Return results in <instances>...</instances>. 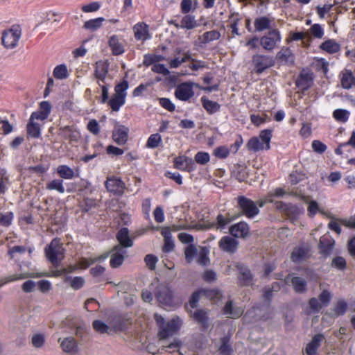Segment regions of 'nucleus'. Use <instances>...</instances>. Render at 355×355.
<instances>
[{
    "mask_svg": "<svg viewBox=\"0 0 355 355\" xmlns=\"http://www.w3.org/2000/svg\"><path fill=\"white\" fill-rule=\"evenodd\" d=\"M243 313V309L234 306L232 301H228L223 309V313L229 318H239Z\"/></svg>",
    "mask_w": 355,
    "mask_h": 355,
    "instance_id": "obj_28",
    "label": "nucleus"
},
{
    "mask_svg": "<svg viewBox=\"0 0 355 355\" xmlns=\"http://www.w3.org/2000/svg\"><path fill=\"white\" fill-rule=\"evenodd\" d=\"M275 64L272 56L262 54H255L252 58L253 70L257 74H261Z\"/></svg>",
    "mask_w": 355,
    "mask_h": 355,
    "instance_id": "obj_6",
    "label": "nucleus"
},
{
    "mask_svg": "<svg viewBox=\"0 0 355 355\" xmlns=\"http://www.w3.org/2000/svg\"><path fill=\"white\" fill-rule=\"evenodd\" d=\"M254 26L256 31L261 32L270 28L271 20L266 16L259 17L254 19Z\"/></svg>",
    "mask_w": 355,
    "mask_h": 355,
    "instance_id": "obj_33",
    "label": "nucleus"
},
{
    "mask_svg": "<svg viewBox=\"0 0 355 355\" xmlns=\"http://www.w3.org/2000/svg\"><path fill=\"white\" fill-rule=\"evenodd\" d=\"M65 250L62 243L58 239L51 241L45 248V254L47 259L54 265L59 264L64 257Z\"/></svg>",
    "mask_w": 355,
    "mask_h": 355,
    "instance_id": "obj_3",
    "label": "nucleus"
},
{
    "mask_svg": "<svg viewBox=\"0 0 355 355\" xmlns=\"http://www.w3.org/2000/svg\"><path fill=\"white\" fill-rule=\"evenodd\" d=\"M311 146L313 151L319 154H322L327 148V146L320 140H313Z\"/></svg>",
    "mask_w": 355,
    "mask_h": 355,
    "instance_id": "obj_61",
    "label": "nucleus"
},
{
    "mask_svg": "<svg viewBox=\"0 0 355 355\" xmlns=\"http://www.w3.org/2000/svg\"><path fill=\"white\" fill-rule=\"evenodd\" d=\"M319 48L329 54H334L340 51V45L335 40L328 39L322 42Z\"/></svg>",
    "mask_w": 355,
    "mask_h": 355,
    "instance_id": "obj_26",
    "label": "nucleus"
},
{
    "mask_svg": "<svg viewBox=\"0 0 355 355\" xmlns=\"http://www.w3.org/2000/svg\"><path fill=\"white\" fill-rule=\"evenodd\" d=\"M46 189L50 191L56 190L60 193H63L65 191L62 179H55L50 181L46 184Z\"/></svg>",
    "mask_w": 355,
    "mask_h": 355,
    "instance_id": "obj_42",
    "label": "nucleus"
},
{
    "mask_svg": "<svg viewBox=\"0 0 355 355\" xmlns=\"http://www.w3.org/2000/svg\"><path fill=\"white\" fill-rule=\"evenodd\" d=\"M173 162L174 168L182 171L191 173L196 169L193 159L184 155L175 157Z\"/></svg>",
    "mask_w": 355,
    "mask_h": 355,
    "instance_id": "obj_12",
    "label": "nucleus"
},
{
    "mask_svg": "<svg viewBox=\"0 0 355 355\" xmlns=\"http://www.w3.org/2000/svg\"><path fill=\"white\" fill-rule=\"evenodd\" d=\"M161 234L164 239V244L162 247L164 252H170L174 250L175 243L172 239L171 230L168 227H164L161 230Z\"/></svg>",
    "mask_w": 355,
    "mask_h": 355,
    "instance_id": "obj_24",
    "label": "nucleus"
},
{
    "mask_svg": "<svg viewBox=\"0 0 355 355\" xmlns=\"http://www.w3.org/2000/svg\"><path fill=\"white\" fill-rule=\"evenodd\" d=\"M157 261V257L153 254H147L144 259L146 266L151 270L155 269Z\"/></svg>",
    "mask_w": 355,
    "mask_h": 355,
    "instance_id": "obj_62",
    "label": "nucleus"
},
{
    "mask_svg": "<svg viewBox=\"0 0 355 355\" xmlns=\"http://www.w3.org/2000/svg\"><path fill=\"white\" fill-rule=\"evenodd\" d=\"M159 105L168 112H174L175 110V104L168 98H159Z\"/></svg>",
    "mask_w": 355,
    "mask_h": 355,
    "instance_id": "obj_59",
    "label": "nucleus"
},
{
    "mask_svg": "<svg viewBox=\"0 0 355 355\" xmlns=\"http://www.w3.org/2000/svg\"><path fill=\"white\" fill-rule=\"evenodd\" d=\"M281 40L282 36L279 31L273 28L260 38V44L265 50L272 51L277 46Z\"/></svg>",
    "mask_w": 355,
    "mask_h": 355,
    "instance_id": "obj_8",
    "label": "nucleus"
},
{
    "mask_svg": "<svg viewBox=\"0 0 355 355\" xmlns=\"http://www.w3.org/2000/svg\"><path fill=\"white\" fill-rule=\"evenodd\" d=\"M339 77L343 89H349L355 85V76L351 70L344 69L340 72Z\"/></svg>",
    "mask_w": 355,
    "mask_h": 355,
    "instance_id": "obj_21",
    "label": "nucleus"
},
{
    "mask_svg": "<svg viewBox=\"0 0 355 355\" xmlns=\"http://www.w3.org/2000/svg\"><path fill=\"white\" fill-rule=\"evenodd\" d=\"M45 343V336L42 334H35L31 337V344L36 348H41Z\"/></svg>",
    "mask_w": 355,
    "mask_h": 355,
    "instance_id": "obj_56",
    "label": "nucleus"
},
{
    "mask_svg": "<svg viewBox=\"0 0 355 355\" xmlns=\"http://www.w3.org/2000/svg\"><path fill=\"white\" fill-rule=\"evenodd\" d=\"M155 319L157 325L159 327V336L160 339H166L173 336L181 327L182 320L176 317L165 323L162 316L158 314L155 315Z\"/></svg>",
    "mask_w": 355,
    "mask_h": 355,
    "instance_id": "obj_2",
    "label": "nucleus"
},
{
    "mask_svg": "<svg viewBox=\"0 0 355 355\" xmlns=\"http://www.w3.org/2000/svg\"><path fill=\"white\" fill-rule=\"evenodd\" d=\"M194 83L184 82L179 84L175 89V97L181 101H189L195 94L193 91Z\"/></svg>",
    "mask_w": 355,
    "mask_h": 355,
    "instance_id": "obj_10",
    "label": "nucleus"
},
{
    "mask_svg": "<svg viewBox=\"0 0 355 355\" xmlns=\"http://www.w3.org/2000/svg\"><path fill=\"white\" fill-rule=\"evenodd\" d=\"M125 98L113 95L110 99L106 102L113 112H118L120 108L125 103Z\"/></svg>",
    "mask_w": 355,
    "mask_h": 355,
    "instance_id": "obj_35",
    "label": "nucleus"
},
{
    "mask_svg": "<svg viewBox=\"0 0 355 355\" xmlns=\"http://www.w3.org/2000/svg\"><path fill=\"white\" fill-rule=\"evenodd\" d=\"M26 252V248L24 246H14L9 249L8 254L10 256V259L17 258V254H24Z\"/></svg>",
    "mask_w": 355,
    "mask_h": 355,
    "instance_id": "obj_64",
    "label": "nucleus"
},
{
    "mask_svg": "<svg viewBox=\"0 0 355 355\" xmlns=\"http://www.w3.org/2000/svg\"><path fill=\"white\" fill-rule=\"evenodd\" d=\"M87 129L94 135H98L101 130L100 125L96 119L89 120L87 125Z\"/></svg>",
    "mask_w": 355,
    "mask_h": 355,
    "instance_id": "obj_60",
    "label": "nucleus"
},
{
    "mask_svg": "<svg viewBox=\"0 0 355 355\" xmlns=\"http://www.w3.org/2000/svg\"><path fill=\"white\" fill-rule=\"evenodd\" d=\"M190 313L191 317L198 321L199 323L202 324L204 327H207L208 324V318L207 313L204 310H196L193 312L190 310Z\"/></svg>",
    "mask_w": 355,
    "mask_h": 355,
    "instance_id": "obj_39",
    "label": "nucleus"
},
{
    "mask_svg": "<svg viewBox=\"0 0 355 355\" xmlns=\"http://www.w3.org/2000/svg\"><path fill=\"white\" fill-rule=\"evenodd\" d=\"M230 234L238 238H244L248 235L250 230L247 223H235L230 227Z\"/></svg>",
    "mask_w": 355,
    "mask_h": 355,
    "instance_id": "obj_25",
    "label": "nucleus"
},
{
    "mask_svg": "<svg viewBox=\"0 0 355 355\" xmlns=\"http://www.w3.org/2000/svg\"><path fill=\"white\" fill-rule=\"evenodd\" d=\"M98 85L101 89V99L100 103H105L109 99V89L110 85L107 83V81H103V83L100 82V84H98Z\"/></svg>",
    "mask_w": 355,
    "mask_h": 355,
    "instance_id": "obj_54",
    "label": "nucleus"
},
{
    "mask_svg": "<svg viewBox=\"0 0 355 355\" xmlns=\"http://www.w3.org/2000/svg\"><path fill=\"white\" fill-rule=\"evenodd\" d=\"M347 305L343 301H340L336 303L334 308V314L336 316L343 315L345 313Z\"/></svg>",
    "mask_w": 355,
    "mask_h": 355,
    "instance_id": "obj_63",
    "label": "nucleus"
},
{
    "mask_svg": "<svg viewBox=\"0 0 355 355\" xmlns=\"http://www.w3.org/2000/svg\"><path fill=\"white\" fill-rule=\"evenodd\" d=\"M93 328L100 334H110L111 329L108 325L101 320H94L93 322Z\"/></svg>",
    "mask_w": 355,
    "mask_h": 355,
    "instance_id": "obj_53",
    "label": "nucleus"
},
{
    "mask_svg": "<svg viewBox=\"0 0 355 355\" xmlns=\"http://www.w3.org/2000/svg\"><path fill=\"white\" fill-rule=\"evenodd\" d=\"M237 204L241 214L248 218H253L259 213V207L252 200L240 196L237 198Z\"/></svg>",
    "mask_w": 355,
    "mask_h": 355,
    "instance_id": "obj_7",
    "label": "nucleus"
},
{
    "mask_svg": "<svg viewBox=\"0 0 355 355\" xmlns=\"http://www.w3.org/2000/svg\"><path fill=\"white\" fill-rule=\"evenodd\" d=\"M163 60V57L161 55L157 54H145L143 60V64L146 67L153 65L157 62Z\"/></svg>",
    "mask_w": 355,
    "mask_h": 355,
    "instance_id": "obj_49",
    "label": "nucleus"
},
{
    "mask_svg": "<svg viewBox=\"0 0 355 355\" xmlns=\"http://www.w3.org/2000/svg\"><path fill=\"white\" fill-rule=\"evenodd\" d=\"M324 339L322 334L315 335L311 341L306 345V353L307 355H316L317 349Z\"/></svg>",
    "mask_w": 355,
    "mask_h": 355,
    "instance_id": "obj_29",
    "label": "nucleus"
},
{
    "mask_svg": "<svg viewBox=\"0 0 355 355\" xmlns=\"http://www.w3.org/2000/svg\"><path fill=\"white\" fill-rule=\"evenodd\" d=\"M53 77L58 80H64L69 77V71L66 64L57 65L53 71Z\"/></svg>",
    "mask_w": 355,
    "mask_h": 355,
    "instance_id": "obj_37",
    "label": "nucleus"
},
{
    "mask_svg": "<svg viewBox=\"0 0 355 355\" xmlns=\"http://www.w3.org/2000/svg\"><path fill=\"white\" fill-rule=\"evenodd\" d=\"M105 20L103 17H98L92 19L85 22L83 27L85 29L91 30L92 31H96L102 26L103 21Z\"/></svg>",
    "mask_w": 355,
    "mask_h": 355,
    "instance_id": "obj_44",
    "label": "nucleus"
},
{
    "mask_svg": "<svg viewBox=\"0 0 355 355\" xmlns=\"http://www.w3.org/2000/svg\"><path fill=\"white\" fill-rule=\"evenodd\" d=\"M272 137V131L269 129H265L260 132L259 136L251 137L246 147L248 150L254 153L263 150H268L270 148V141Z\"/></svg>",
    "mask_w": 355,
    "mask_h": 355,
    "instance_id": "obj_1",
    "label": "nucleus"
},
{
    "mask_svg": "<svg viewBox=\"0 0 355 355\" xmlns=\"http://www.w3.org/2000/svg\"><path fill=\"white\" fill-rule=\"evenodd\" d=\"M170 24L177 28H180L187 30H191L199 26V24L197 20H196L195 16L189 14H185V15L182 17L180 24L173 20L171 21Z\"/></svg>",
    "mask_w": 355,
    "mask_h": 355,
    "instance_id": "obj_14",
    "label": "nucleus"
},
{
    "mask_svg": "<svg viewBox=\"0 0 355 355\" xmlns=\"http://www.w3.org/2000/svg\"><path fill=\"white\" fill-rule=\"evenodd\" d=\"M21 35L20 28L13 26L10 28L3 31L1 36V43L6 49H12L17 46Z\"/></svg>",
    "mask_w": 355,
    "mask_h": 355,
    "instance_id": "obj_4",
    "label": "nucleus"
},
{
    "mask_svg": "<svg viewBox=\"0 0 355 355\" xmlns=\"http://www.w3.org/2000/svg\"><path fill=\"white\" fill-rule=\"evenodd\" d=\"M276 58L280 62L293 64L295 56L289 47L283 46L277 53Z\"/></svg>",
    "mask_w": 355,
    "mask_h": 355,
    "instance_id": "obj_23",
    "label": "nucleus"
},
{
    "mask_svg": "<svg viewBox=\"0 0 355 355\" xmlns=\"http://www.w3.org/2000/svg\"><path fill=\"white\" fill-rule=\"evenodd\" d=\"M26 132L29 137L38 139L41 137V127L39 123L29 120L26 125Z\"/></svg>",
    "mask_w": 355,
    "mask_h": 355,
    "instance_id": "obj_31",
    "label": "nucleus"
},
{
    "mask_svg": "<svg viewBox=\"0 0 355 355\" xmlns=\"http://www.w3.org/2000/svg\"><path fill=\"white\" fill-rule=\"evenodd\" d=\"M310 81L308 74L301 73L296 80V86L302 90H306L310 87Z\"/></svg>",
    "mask_w": 355,
    "mask_h": 355,
    "instance_id": "obj_47",
    "label": "nucleus"
},
{
    "mask_svg": "<svg viewBox=\"0 0 355 355\" xmlns=\"http://www.w3.org/2000/svg\"><path fill=\"white\" fill-rule=\"evenodd\" d=\"M127 251L119 246H115L111 252L110 263L112 268H116L122 265Z\"/></svg>",
    "mask_w": 355,
    "mask_h": 355,
    "instance_id": "obj_15",
    "label": "nucleus"
},
{
    "mask_svg": "<svg viewBox=\"0 0 355 355\" xmlns=\"http://www.w3.org/2000/svg\"><path fill=\"white\" fill-rule=\"evenodd\" d=\"M211 226L212 225L209 223H196L194 225H188L187 223H184L182 225H173V230H179L181 229L205 230L210 229Z\"/></svg>",
    "mask_w": 355,
    "mask_h": 355,
    "instance_id": "obj_34",
    "label": "nucleus"
},
{
    "mask_svg": "<svg viewBox=\"0 0 355 355\" xmlns=\"http://www.w3.org/2000/svg\"><path fill=\"white\" fill-rule=\"evenodd\" d=\"M210 160L209 154L207 152L199 151L198 152L194 157V162L198 163L201 165H205L207 164Z\"/></svg>",
    "mask_w": 355,
    "mask_h": 355,
    "instance_id": "obj_55",
    "label": "nucleus"
},
{
    "mask_svg": "<svg viewBox=\"0 0 355 355\" xmlns=\"http://www.w3.org/2000/svg\"><path fill=\"white\" fill-rule=\"evenodd\" d=\"M333 117L338 122L345 123L348 121L350 112L344 109H336L333 112Z\"/></svg>",
    "mask_w": 355,
    "mask_h": 355,
    "instance_id": "obj_41",
    "label": "nucleus"
},
{
    "mask_svg": "<svg viewBox=\"0 0 355 355\" xmlns=\"http://www.w3.org/2000/svg\"><path fill=\"white\" fill-rule=\"evenodd\" d=\"M229 21L230 22V27L232 29V34L233 36L239 35L238 26L241 21L239 14L237 12H233L229 16Z\"/></svg>",
    "mask_w": 355,
    "mask_h": 355,
    "instance_id": "obj_40",
    "label": "nucleus"
},
{
    "mask_svg": "<svg viewBox=\"0 0 355 355\" xmlns=\"http://www.w3.org/2000/svg\"><path fill=\"white\" fill-rule=\"evenodd\" d=\"M116 238L120 245L123 248H130L133 245L132 239L130 238L127 228L120 230L117 233Z\"/></svg>",
    "mask_w": 355,
    "mask_h": 355,
    "instance_id": "obj_30",
    "label": "nucleus"
},
{
    "mask_svg": "<svg viewBox=\"0 0 355 355\" xmlns=\"http://www.w3.org/2000/svg\"><path fill=\"white\" fill-rule=\"evenodd\" d=\"M62 350L67 354L73 355L78 353V347L76 340L73 337H67L61 340L59 338Z\"/></svg>",
    "mask_w": 355,
    "mask_h": 355,
    "instance_id": "obj_17",
    "label": "nucleus"
},
{
    "mask_svg": "<svg viewBox=\"0 0 355 355\" xmlns=\"http://www.w3.org/2000/svg\"><path fill=\"white\" fill-rule=\"evenodd\" d=\"M95 261H96V259H82L78 262V266H70L69 268L64 269V272H66V273L71 272L77 268L85 269V268H88L92 263H93Z\"/></svg>",
    "mask_w": 355,
    "mask_h": 355,
    "instance_id": "obj_48",
    "label": "nucleus"
},
{
    "mask_svg": "<svg viewBox=\"0 0 355 355\" xmlns=\"http://www.w3.org/2000/svg\"><path fill=\"white\" fill-rule=\"evenodd\" d=\"M302 213V211L299 207L289 204L287 211L285 212V214L291 220H296Z\"/></svg>",
    "mask_w": 355,
    "mask_h": 355,
    "instance_id": "obj_51",
    "label": "nucleus"
},
{
    "mask_svg": "<svg viewBox=\"0 0 355 355\" xmlns=\"http://www.w3.org/2000/svg\"><path fill=\"white\" fill-rule=\"evenodd\" d=\"M308 34L315 39H322L324 37V31L320 24H314L309 29Z\"/></svg>",
    "mask_w": 355,
    "mask_h": 355,
    "instance_id": "obj_45",
    "label": "nucleus"
},
{
    "mask_svg": "<svg viewBox=\"0 0 355 355\" xmlns=\"http://www.w3.org/2000/svg\"><path fill=\"white\" fill-rule=\"evenodd\" d=\"M162 144V137L159 133L152 134L148 138L146 146L148 148H156Z\"/></svg>",
    "mask_w": 355,
    "mask_h": 355,
    "instance_id": "obj_43",
    "label": "nucleus"
},
{
    "mask_svg": "<svg viewBox=\"0 0 355 355\" xmlns=\"http://www.w3.org/2000/svg\"><path fill=\"white\" fill-rule=\"evenodd\" d=\"M220 37V33L216 30L207 31L202 35V43L207 44L211 41L217 40Z\"/></svg>",
    "mask_w": 355,
    "mask_h": 355,
    "instance_id": "obj_50",
    "label": "nucleus"
},
{
    "mask_svg": "<svg viewBox=\"0 0 355 355\" xmlns=\"http://www.w3.org/2000/svg\"><path fill=\"white\" fill-rule=\"evenodd\" d=\"M200 101L203 108L209 114H214L220 110L221 105L218 103L209 100L205 96H202Z\"/></svg>",
    "mask_w": 355,
    "mask_h": 355,
    "instance_id": "obj_27",
    "label": "nucleus"
},
{
    "mask_svg": "<svg viewBox=\"0 0 355 355\" xmlns=\"http://www.w3.org/2000/svg\"><path fill=\"white\" fill-rule=\"evenodd\" d=\"M309 255L308 248L299 247L294 249L291 254V259L294 262H300Z\"/></svg>",
    "mask_w": 355,
    "mask_h": 355,
    "instance_id": "obj_36",
    "label": "nucleus"
},
{
    "mask_svg": "<svg viewBox=\"0 0 355 355\" xmlns=\"http://www.w3.org/2000/svg\"><path fill=\"white\" fill-rule=\"evenodd\" d=\"M334 245V241L329 236H323L320 239V252L324 257L331 254Z\"/></svg>",
    "mask_w": 355,
    "mask_h": 355,
    "instance_id": "obj_22",
    "label": "nucleus"
},
{
    "mask_svg": "<svg viewBox=\"0 0 355 355\" xmlns=\"http://www.w3.org/2000/svg\"><path fill=\"white\" fill-rule=\"evenodd\" d=\"M307 211L308 215L310 217H313L318 212H320L324 215H327V214L324 211L320 209L318 202L315 200H311L309 202Z\"/></svg>",
    "mask_w": 355,
    "mask_h": 355,
    "instance_id": "obj_57",
    "label": "nucleus"
},
{
    "mask_svg": "<svg viewBox=\"0 0 355 355\" xmlns=\"http://www.w3.org/2000/svg\"><path fill=\"white\" fill-rule=\"evenodd\" d=\"M28 277H30V275L27 274H14L12 275L4 277L0 279V288L10 282L20 279H24Z\"/></svg>",
    "mask_w": 355,
    "mask_h": 355,
    "instance_id": "obj_46",
    "label": "nucleus"
},
{
    "mask_svg": "<svg viewBox=\"0 0 355 355\" xmlns=\"http://www.w3.org/2000/svg\"><path fill=\"white\" fill-rule=\"evenodd\" d=\"M285 280L287 284L291 283L294 291L297 293H304L307 289L306 282L303 278L293 277L292 275H289L286 277Z\"/></svg>",
    "mask_w": 355,
    "mask_h": 355,
    "instance_id": "obj_19",
    "label": "nucleus"
},
{
    "mask_svg": "<svg viewBox=\"0 0 355 355\" xmlns=\"http://www.w3.org/2000/svg\"><path fill=\"white\" fill-rule=\"evenodd\" d=\"M9 177L7 173V171L5 168L0 170V195L5 194L7 187L6 184L8 182Z\"/></svg>",
    "mask_w": 355,
    "mask_h": 355,
    "instance_id": "obj_52",
    "label": "nucleus"
},
{
    "mask_svg": "<svg viewBox=\"0 0 355 355\" xmlns=\"http://www.w3.org/2000/svg\"><path fill=\"white\" fill-rule=\"evenodd\" d=\"M110 64L107 61L98 60L94 66V76L96 79V83L100 84L106 81L108 76Z\"/></svg>",
    "mask_w": 355,
    "mask_h": 355,
    "instance_id": "obj_13",
    "label": "nucleus"
},
{
    "mask_svg": "<svg viewBox=\"0 0 355 355\" xmlns=\"http://www.w3.org/2000/svg\"><path fill=\"white\" fill-rule=\"evenodd\" d=\"M134 36L137 41L145 42L151 38L149 33L148 25L144 22H138L134 25Z\"/></svg>",
    "mask_w": 355,
    "mask_h": 355,
    "instance_id": "obj_16",
    "label": "nucleus"
},
{
    "mask_svg": "<svg viewBox=\"0 0 355 355\" xmlns=\"http://www.w3.org/2000/svg\"><path fill=\"white\" fill-rule=\"evenodd\" d=\"M129 87L128 81L125 79L116 84L114 87V95L126 99L127 90Z\"/></svg>",
    "mask_w": 355,
    "mask_h": 355,
    "instance_id": "obj_38",
    "label": "nucleus"
},
{
    "mask_svg": "<svg viewBox=\"0 0 355 355\" xmlns=\"http://www.w3.org/2000/svg\"><path fill=\"white\" fill-rule=\"evenodd\" d=\"M105 187L108 192L116 196H122L126 189L125 182L116 175H109L105 181Z\"/></svg>",
    "mask_w": 355,
    "mask_h": 355,
    "instance_id": "obj_9",
    "label": "nucleus"
},
{
    "mask_svg": "<svg viewBox=\"0 0 355 355\" xmlns=\"http://www.w3.org/2000/svg\"><path fill=\"white\" fill-rule=\"evenodd\" d=\"M108 45L114 55H120L125 52V46L121 38L116 35H113L110 37Z\"/></svg>",
    "mask_w": 355,
    "mask_h": 355,
    "instance_id": "obj_18",
    "label": "nucleus"
},
{
    "mask_svg": "<svg viewBox=\"0 0 355 355\" xmlns=\"http://www.w3.org/2000/svg\"><path fill=\"white\" fill-rule=\"evenodd\" d=\"M129 131L128 127L116 122L112 132V139L117 145H125L128 140Z\"/></svg>",
    "mask_w": 355,
    "mask_h": 355,
    "instance_id": "obj_11",
    "label": "nucleus"
},
{
    "mask_svg": "<svg viewBox=\"0 0 355 355\" xmlns=\"http://www.w3.org/2000/svg\"><path fill=\"white\" fill-rule=\"evenodd\" d=\"M155 295L157 300L163 306L171 307L175 305L173 293L168 284H158L156 286Z\"/></svg>",
    "mask_w": 355,
    "mask_h": 355,
    "instance_id": "obj_5",
    "label": "nucleus"
},
{
    "mask_svg": "<svg viewBox=\"0 0 355 355\" xmlns=\"http://www.w3.org/2000/svg\"><path fill=\"white\" fill-rule=\"evenodd\" d=\"M57 173L61 178L66 180H71L78 175V174H75V172L71 168L65 164L58 166Z\"/></svg>",
    "mask_w": 355,
    "mask_h": 355,
    "instance_id": "obj_32",
    "label": "nucleus"
},
{
    "mask_svg": "<svg viewBox=\"0 0 355 355\" xmlns=\"http://www.w3.org/2000/svg\"><path fill=\"white\" fill-rule=\"evenodd\" d=\"M230 153V150H229V148L225 146L217 147L214 151V155L220 159L227 158Z\"/></svg>",
    "mask_w": 355,
    "mask_h": 355,
    "instance_id": "obj_58",
    "label": "nucleus"
},
{
    "mask_svg": "<svg viewBox=\"0 0 355 355\" xmlns=\"http://www.w3.org/2000/svg\"><path fill=\"white\" fill-rule=\"evenodd\" d=\"M219 247L222 250L232 254L237 250L238 241L230 236H223L219 241Z\"/></svg>",
    "mask_w": 355,
    "mask_h": 355,
    "instance_id": "obj_20",
    "label": "nucleus"
}]
</instances>
